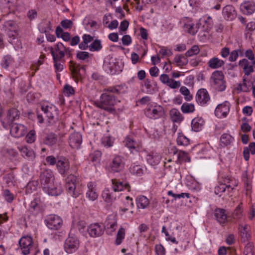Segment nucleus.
Returning a JSON list of instances; mask_svg holds the SVG:
<instances>
[{
	"label": "nucleus",
	"mask_w": 255,
	"mask_h": 255,
	"mask_svg": "<svg viewBox=\"0 0 255 255\" xmlns=\"http://www.w3.org/2000/svg\"><path fill=\"white\" fill-rule=\"evenodd\" d=\"M38 183L37 181H32L28 183L26 186V193H31L33 191L36 190L38 186Z\"/></svg>",
	"instance_id": "obj_56"
},
{
	"label": "nucleus",
	"mask_w": 255,
	"mask_h": 255,
	"mask_svg": "<svg viewBox=\"0 0 255 255\" xmlns=\"http://www.w3.org/2000/svg\"><path fill=\"white\" fill-rule=\"evenodd\" d=\"M239 230L242 242H246L250 240L251 236L249 226L247 224H240Z\"/></svg>",
	"instance_id": "obj_31"
},
{
	"label": "nucleus",
	"mask_w": 255,
	"mask_h": 255,
	"mask_svg": "<svg viewBox=\"0 0 255 255\" xmlns=\"http://www.w3.org/2000/svg\"><path fill=\"white\" fill-rule=\"evenodd\" d=\"M57 141V135L54 133L48 134L44 140V144L48 146H52L55 144Z\"/></svg>",
	"instance_id": "obj_43"
},
{
	"label": "nucleus",
	"mask_w": 255,
	"mask_h": 255,
	"mask_svg": "<svg viewBox=\"0 0 255 255\" xmlns=\"http://www.w3.org/2000/svg\"><path fill=\"white\" fill-rule=\"evenodd\" d=\"M200 52V49L198 45H193L189 50L185 53V55L188 57H191L195 55L198 54Z\"/></svg>",
	"instance_id": "obj_64"
},
{
	"label": "nucleus",
	"mask_w": 255,
	"mask_h": 255,
	"mask_svg": "<svg viewBox=\"0 0 255 255\" xmlns=\"http://www.w3.org/2000/svg\"><path fill=\"white\" fill-rule=\"evenodd\" d=\"M19 244L22 253L24 255H27L33 246L32 239L30 236H23L19 240Z\"/></svg>",
	"instance_id": "obj_16"
},
{
	"label": "nucleus",
	"mask_w": 255,
	"mask_h": 255,
	"mask_svg": "<svg viewBox=\"0 0 255 255\" xmlns=\"http://www.w3.org/2000/svg\"><path fill=\"white\" fill-rule=\"evenodd\" d=\"M196 100L200 105L205 106L210 100L208 91L205 89L199 90L196 94Z\"/></svg>",
	"instance_id": "obj_24"
},
{
	"label": "nucleus",
	"mask_w": 255,
	"mask_h": 255,
	"mask_svg": "<svg viewBox=\"0 0 255 255\" xmlns=\"http://www.w3.org/2000/svg\"><path fill=\"white\" fill-rule=\"evenodd\" d=\"M56 168L60 174L65 175L70 169V162L69 160L64 157H61L58 158Z\"/></svg>",
	"instance_id": "obj_21"
},
{
	"label": "nucleus",
	"mask_w": 255,
	"mask_h": 255,
	"mask_svg": "<svg viewBox=\"0 0 255 255\" xmlns=\"http://www.w3.org/2000/svg\"><path fill=\"white\" fill-rule=\"evenodd\" d=\"M54 177L51 170L46 169L41 172L40 181L43 191L51 196H58L62 192L61 187L54 185Z\"/></svg>",
	"instance_id": "obj_1"
},
{
	"label": "nucleus",
	"mask_w": 255,
	"mask_h": 255,
	"mask_svg": "<svg viewBox=\"0 0 255 255\" xmlns=\"http://www.w3.org/2000/svg\"><path fill=\"white\" fill-rule=\"evenodd\" d=\"M117 102L112 94L107 92L102 94L99 100L94 102V105L99 108L112 113L115 111L114 106Z\"/></svg>",
	"instance_id": "obj_2"
},
{
	"label": "nucleus",
	"mask_w": 255,
	"mask_h": 255,
	"mask_svg": "<svg viewBox=\"0 0 255 255\" xmlns=\"http://www.w3.org/2000/svg\"><path fill=\"white\" fill-rule=\"evenodd\" d=\"M40 109L45 114L48 123L52 124L55 121V117L57 115V108L53 104L45 102L41 104Z\"/></svg>",
	"instance_id": "obj_9"
},
{
	"label": "nucleus",
	"mask_w": 255,
	"mask_h": 255,
	"mask_svg": "<svg viewBox=\"0 0 255 255\" xmlns=\"http://www.w3.org/2000/svg\"><path fill=\"white\" fill-rule=\"evenodd\" d=\"M208 66L211 69H218L225 64V62L218 57H214L211 58L208 62Z\"/></svg>",
	"instance_id": "obj_33"
},
{
	"label": "nucleus",
	"mask_w": 255,
	"mask_h": 255,
	"mask_svg": "<svg viewBox=\"0 0 255 255\" xmlns=\"http://www.w3.org/2000/svg\"><path fill=\"white\" fill-rule=\"evenodd\" d=\"M241 53H242V50L240 49L232 51L230 52V55H229V61H230V62L236 61L237 60V59L239 56V54H241Z\"/></svg>",
	"instance_id": "obj_62"
},
{
	"label": "nucleus",
	"mask_w": 255,
	"mask_h": 255,
	"mask_svg": "<svg viewBox=\"0 0 255 255\" xmlns=\"http://www.w3.org/2000/svg\"><path fill=\"white\" fill-rule=\"evenodd\" d=\"M230 105L229 102H225L219 104L215 110V115L218 118H224L227 117L229 113Z\"/></svg>",
	"instance_id": "obj_20"
},
{
	"label": "nucleus",
	"mask_w": 255,
	"mask_h": 255,
	"mask_svg": "<svg viewBox=\"0 0 255 255\" xmlns=\"http://www.w3.org/2000/svg\"><path fill=\"white\" fill-rule=\"evenodd\" d=\"M124 143L125 146L132 152L134 151H138L140 149V144L136 142L131 136H127L124 140Z\"/></svg>",
	"instance_id": "obj_27"
},
{
	"label": "nucleus",
	"mask_w": 255,
	"mask_h": 255,
	"mask_svg": "<svg viewBox=\"0 0 255 255\" xmlns=\"http://www.w3.org/2000/svg\"><path fill=\"white\" fill-rule=\"evenodd\" d=\"M125 162L123 157L115 155L108 165L109 170L113 173L119 172L124 168Z\"/></svg>",
	"instance_id": "obj_12"
},
{
	"label": "nucleus",
	"mask_w": 255,
	"mask_h": 255,
	"mask_svg": "<svg viewBox=\"0 0 255 255\" xmlns=\"http://www.w3.org/2000/svg\"><path fill=\"white\" fill-rule=\"evenodd\" d=\"M83 23L85 29L89 31H95L98 28L97 22L91 19H85Z\"/></svg>",
	"instance_id": "obj_38"
},
{
	"label": "nucleus",
	"mask_w": 255,
	"mask_h": 255,
	"mask_svg": "<svg viewBox=\"0 0 255 255\" xmlns=\"http://www.w3.org/2000/svg\"><path fill=\"white\" fill-rule=\"evenodd\" d=\"M198 28L197 25L195 26L191 21H189L183 25L184 30L192 35L195 34L197 32Z\"/></svg>",
	"instance_id": "obj_41"
},
{
	"label": "nucleus",
	"mask_w": 255,
	"mask_h": 255,
	"mask_svg": "<svg viewBox=\"0 0 255 255\" xmlns=\"http://www.w3.org/2000/svg\"><path fill=\"white\" fill-rule=\"evenodd\" d=\"M240 11L245 15H251L255 11V1L254 0H245L241 4Z\"/></svg>",
	"instance_id": "obj_19"
},
{
	"label": "nucleus",
	"mask_w": 255,
	"mask_h": 255,
	"mask_svg": "<svg viewBox=\"0 0 255 255\" xmlns=\"http://www.w3.org/2000/svg\"><path fill=\"white\" fill-rule=\"evenodd\" d=\"M218 184L215 187L214 192L216 195L221 196L226 189L232 190L237 186L238 182L235 179L228 176H225L220 174Z\"/></svg>",
	"instance_id": "obj_3"
},
{
	"label": "nucleus",
	"mask_w": 255,
	"mask_h": 255,
	"mask_svg": "<svg viewBox=\"0 0 255 255\" xmlns=\"http://www.w3.org/2000/svg\"><path fill=\"white\" fill-rule=\"evenodd\" d=\"M72 49L65 47L61 42H58L50 48L53 58L62 59L63 61H65V58H70L72 57Z\"/></svg>",
	"instance_id": "obj_4"
},
{
	"label": "nucleus",
	"mask_w": 255,
	"mask_h": 255,
	"mask_svg": "<svg viewBox=\"0 0 255 255\" xmlns=\"http://www.w3.org/2000/svg\"><path fill=\"white\" fill-rule=\"evenodd\" d=\"M210 83L216 90L223 92L226 88V82L223 73L221 71H215L210 78Z\"/></svg>",
	"instance_id": "obj_6"
},
{
	"label": "nucleus",
	"mask_w": 255,
	"mask_h": 255,
	"mask_svg": "<svg viewBox=\"0 0 255 255\" xmlns=\"http://www.w3.org/2000/svg\"><path fill=\"white\" fill-rule=\"evenodd\" d=\"M242 180L244 183L245 187L247 191H250L252 188V178L245 171L242 173Z\"/></svg>",
	"instance_id": "obj_44"
},
{
	"label": "nucleus",
	"mask_w": 255,
	"mask_h": 255,
	"mask_svg": "<svg viewBox=\"0 0 255 255\" xmlns=\"http://www.w3.org/2000/svg\"><path fill=\"white\" fill-rule=\"evenodd\" d=\"M145 116L151 119H158L164 114V108L155 103H151L147 105L144 111Z\"/></svg>",
	"instance_id": "obj_7"
},
{
	"label": "nucleus",
	"mask_w": 255,
	"mask_h": 255,
	"mask_svg": "<svg viewBox=\"0 0 255 255\" xmlns=\"http://www.w3.org/2000/svg\"><path fill=\"white\" fill-rule=\"evenodd\" d=\"M204 124V121L202 118L197 117L193 119L191 122L192 129L199 131L202 129Z\"/></svg>",
	"instance_id": "obj_36"
},
{
	"label": "nucleus",
	"mask_w": 255,
	"mask_h": 255,
	"mask_svg": "<svg viewBox=\"0 0 255 255\" xmlns=\"http://www.w3.org/2000/svg\"><path fill=\"white\" fill-rule=\"evenodd\" d=\"M27 128L20 124L13 123L11 124L10 133L15 138H20L23 136L27 133Z\"/></svg>",
	"instance_id": "obj_17"
},
{
	"label": "nucleus",
	"mask_w": 255,
	"mask_h": 255,
	"mask_svg": "<svg viewBox=\"0 0 255 255\" xmlns=\"http://www.w3.org/2000/svg\"><path fill=\"white\" fill-rule=\"evenodd\" d=\"M17 148L23 158L29 161L34 160L36 154L34 151L31 147L25 145H20Z\"/></svg>",
	"instance_id": "obj_15"
},
{
	"label": "nucleus",
	"mask_w": 255,
	"mask_h": 255,
	"mask_svg": "<svg viewBox=\"0 0 255 255\" xmlns=\"http://www.w3.org/2000/svg\"><path fill=\"white\" fill-rule=\"evenodd\" d=\"M250 86L251 83L250 82H247L244 80L242 84H240L238 86L237 89L240 91L246 92L250 90Z\"/></svg>",
	"instance_id": "obj_63"
},
{
	"label": "nucleus",
	"mask_w": 255,
	"mask_h": 255,
	"mask_svg": "<svg viewBox=\"0 0 255 255\" xmlns=\"http://www.w3.org/2000/svg\"><path fill=\"white\" fill-rule=\"evenodd\" d=\"M69 66L73 78L77 82L82 79V75L85 72V68L72 61H70Z\"/></svg>",
	"instance_id": "obj_13"
},
{
	"label": "nucleus",
	"mask_w": 255,
	"mask_h": 255,
	"mask_svg": "<svg viewBox=\"0 0 255 255\" xmlns=\"http://www.w3.org/2000/svg\"><path fill=\"white\" fill-rule=\"evenodd\" d=\"M144 168V167L141 165L132 164L129 167V171L132 174L141 176L143 174Z\"/></svg>",
	"instance_id": "obj_42"
},
{
	"label": "nucleus",
	"mask_w": 255,
	"mask_h": 255,
	"mask_svg": "<svg viewBox=\"0 0 255 255\" xmlns=\"http://www.w3.org/2000/svg\"><path fill=\"white\" fill-rule=\"evenodd\" d=\"M222 13L224 18L229 20L235 19L237 15L235 7L231 5L225 6L223 9Z\"/></svg>",
	"instance_id": "obj_29"
},
{
	"label": "nucleus",
	"mask_w": 255,
	"mask_h": 255,
	"mask_svg": "<svg viewBox=\"0 0 255 255\" xmlns=\"http://www.w3.org/2000/svg\"><path fill=\"white\" fill-rule=\"evenodd\" d=\"M2 29L8 36V41L12 44H16V40L18 42L17 38L18 26L16 22L12 20H8L4 22L2 25Z\"/></svg>",
	"instance_id": "obj_5"
},
{
	"label": "nucleus",
	"mask_w": 255,
	"mask_h": 255,
	"mask_svg": "<svg viewBox=\"0 0 255 255\" xmlns=\"http://www.w3.org/2000/svg\"><path fill=\"white\" fill-rule=\"evenodd\" d=\"M117 221L113 217H109L106 221V226L112 231H115L117 227Z\"/></svg>",
	"instance_id": "obj_60"
},
{
	"label": "nucleus",
	"mask_w": 255,
	"mask_h": 255,
	"mask_svg": "<svg viewBox=\"0 0 255 255\" xmlns=\"http://www.w3.org/2000/svg\"><path fill=\"white\" fill-rule=\"evenodd\" d=\"M190 159L188 154L183 151L177 152V159L176 162L178 164H181L182 162H190Z\"/></svg>",
	"instance_id": "obj_49"
},
{
	"label": "nucleus",
	"mask_w": 255,
	"mask_h": 255,
	"mask_svg": "<svg viewBox=\"0 0 255 255\" xmlns=\"http://www.w3.org/2000/svg\"><path fill=\"white\" fill-rule=\"evenodd\" d=\"M160 155L155 152L148 153L146 156V160L151 165H156L158 164L160 162Z\"/></svg>",
	"instance_id": "obj_32"
},
{
	"label": "nucleus",
	"mask_w": 255,
	"mask_h": 255,
	"mask_svg": "<svg viewBox=\"0 0 255 255\" xmlns=\"http://www.w3.org/2000/svg\"><path fill=\"white\" fill-rule=\"evenodd\" d=\"M66 189L68 194L74 198L78 197L81 194V190L77 182V178L72 174L66 179Z\"/></svg>",
	"instance_id": "obj_8"
},
{
	"label": "nucleus",
	"mask_w": 255,
	"mask_h": 255,
	"mask_svg": "<svg viewBox=\"0 0 255 255\" xmlns=\"http://www.w3.org/2000/svg\"><path fill=\"white\" fill-rule=\"evenodd\" d=\"M104 68L108 73L111 74H114L116 72L115 64L113 60H112V61L111 60H105L104 63Z\"/></svg>",
	"instance_id": "obj_47"
},
{
	"label": "nucleus",
	"mask_w": 255,
	"mask_h": 255,
	"mask_svg": "<svg viewBox=\"0 0 255 255\" xmlns=\"http://www.w3.org/2000/svg\"><path fill=\"white\" fill-rule=\"evenodd\" d=\"M255 62L251 61L246 58L240 60L238 65L242 68L246 75H249L254 72V65Z\"/></svg>",
	"instance_id": "obj_22"
},
{
	"label": "nucleus",
	"mask_w": 255,
	"mask_h": 255,
	"mask_svg": "<svg viewBox=\"0 0 255 255\" xmlns=\"http://www.w3.org/2000/svg\"><path fill=\"white\" fill-rule=\"evenodd\" d=\"M171 120L174 123H180L183 120V117L180 112L176 109H172L170 111Z\"/></svg>",
	"instance_id": "obj_40"
},
{
	"label": "nucleus",
	"mask_w": 255,
	"mask_h": 255,
	"mask_svg": "<svg viewBox=\"0 0 255 255\" xmlns=\"http://www.w3.org/2000/svg\"><path fill=\"white\" fill-rule=\"evenodd\" d=\"M234 139V137L231 135L226 133L221 135L220 141L223 146H227L230 144Z\"/></svg>",
	"instance_id": "obj_52"
},
{
	"label": "nucleus",
	"mask_w": 255,
	"mask_h": 255,
	"mask_svg": "<svg viewBox=\"0 0 255 255\" xmlns=\"http://www.w3.org/2000/svg\"><path fill=\"white\" fill-rule=\"evenodd\" d=\"M127 87L125 84L116 85L114 87H110L105 89L107 92L110 93L122 94L127 91Z\"/></svg>",
	"instance_id": "obj_35"
},
{
	"label": "nucleus",
	"mask_w": 255,
	"mask_h": 255,
	"mask_svg": "<svg viewBox=\"0 0 255 255\" xmlns=\"http://www.w3.org/2000/svg\"><path fill=\"white\" fill-rule=\"evenodd\" d=\"M102 199L108 203H111L116 199V196L108 188H105L101 195Z\"/></svg>",
	"instance_id": "obj_34"
},
{
	"label": "nucleus",
	"mask_w": 255,
	"mask_h": 255,
	"mask_svg": "<svg viewBox=\"0 0 255 255\" xmlns=\"http://www.w3.org/2000/svg\"><path fill=\"white\" fill-rule=\"evenodd\" d=\"M42 211L41 201L39 198H35L29 205V213L33 216H37Z\"/></svg>",
	"instance_id": "obj_25"
},
{
	"label": "nucleus",
	"mask_w": 255,
	"mask_h": 255,
	"mask_svg": "<svg viewBox=\"0 0 255 255\" xmlns=\"http://www.w3.org/2000/svg\"><path fill=\"white\" fill-rule=\"evenodd\" d=\"M199 24L206 29L210 28L213 24L212 18L210 16H204L199 20Z\"/></svg>",
	"instance_id": "obj_45"
},
{
	"label": "nucleus",
	"mask_w": 255,
	"mask_h": 255,
	"mask_svg": "<svg viewBox=\"0 0 255 255\" xmlns=\"http://www.w3.org/2000/svg\"><path fill=\"white\" fill-rule=\"evenodd\" d=\"M2 194L4 200L8 203H11L14 200L13 194L8 189L3 190Z\"/></svg>",
	"instance_id": "obj_61"
},
{
	"label": "nucleus",
	"mask_w": 255,
	"mask_h": 255,
	"mask_svg": "<svg viewBox=\"0 0 255 255\" xmlns=\"http://www.w3.org/2000/svg\"><path fill=\"white\" fill-rule=\"evenodd\" d=\"M114 140L115 138L113 137L105 135L102 138L101 143L103 146L108 148L113 145Z\"/></svg>",
	"instance_id": "obj_50"
},
{
	"label": "nucleus",
	"mask_w": 255,
	"mask_h": 255,
	"mask_svg": "<svg viewBox=\"0 0 255 255\" xmlns=\"http://www.w3.org/2000/svg\"><path fill=\"white\" fill-rule=\"evenodd\" d=\"M174 62L178 66H184L187 63L186 59L182 55H176L174 58Z\"/></svg>",
	"instance_id": "obj_57"
},
{
	"label": "nucleus",
	"mask_w": 255,
	"mask_h": 255,
	"mask_svg": "<svg viewBox=\"0 0 255 255\" xmlns=\"http://www.w3.org/2000/svg\"><path fill=\"white\" fill-rule=\"evenodd\" d=\"M79 246L80 241L78 238L69 235L64 242V249L67 254H72L78 249Z\"/></svg>",
	"instance_id": "obj_10"
},
{
	"label": "nucleus",
	"mask_w": 255,
	"mask_h": 255,
	"mask_svg": "<svg viewBox=\"0 0 255 255\" xmlns=\"http://www.w3.org/2000/svg\"><path fill=\"white\" fill-rule=\"evenodd\" d=\"M96 186V183L93 182H89L87 184L88 189L86 193V197L91 201H95L98 197Z\"/></svg>",
	"instance_id": "obj_23"
},
{
	"label": "nucleus",
	"mask_w": 255,
	"mask_h": 255,
	"mask_svg": "<svg viewBox=\"0 0 255 255\" xmlns=\"http://www.w3.org/2000/svg\"><path fill=\"white\" fill-rule=\"evenodd\" d=\"M112 187L115 192H119L124 190L130 191V186L128 183L121 181L116 179H112Z\"/></svg>",
	"instance_id": "obj_28"
},
{
	"label": "nucleus",
	"mask_w": 255,
	"mask_h": 255,
	"mask_svg": "<svg viewBox=\"0 0 255 255\" xmlns=\"http://www.w3.org/2000/svg\"><path fill=\"white\" fill-rule=\"evenodd\" d=\"M44 223L49 229L57 230L62 227L63 221L58 215L52 214L46 217Z\"/></svg>",
	"instance_id": "obj_11"
},
{
	"label": "nucleus",
	"mask_w": 255,
	"mask_h": 255,
	"mask_svg": "<svg viewBox=\"0 0 255 255\" xmlns=\"http://www.w3.org/2000/svg\"><path fill=\"white\" fill-rule=\"evenodd\" d=\"M3 179L8 186H14L16 183V179L12 173L6 174L3 176Z\"/></svg>",
	"instance_id": "obj_48"
},
{
	"label": "nucleus",
	"mask_w": 255,
	"mask_h": 255,
	"mask_svg": "<svg viewBox=\"0 0 255 255\" xmlns=\"http://www.w3.org/2000/svg\"><path fill=\"white\" fill-rule=\"evenodd\" d=\"M19 118V111L14 108L10 109L7 112V115L2 121L4 128H6L8 126L13 124V122Z\"/></svg>",
	"instance_id": "obj_14"
},
{
	"label": "nucleus",
	"mask_w": 255,
	"mask_h": 255,
	"mask_svg": "<svg viewBox=\"0 0 255 255\" xmlns=\"http://www.w3.org/2000/svg\"><path fill=\"white\" fill-rule=\"evenodd\" d=\"M104 231V227L100 223L92 224L87 228V232L89 236L92 238L101 236L103 234Z\"/></svg>",
	"instance_id": "obj_18"
},
{
	"label": "nucleus",
	"mask_w": 255,
	"mask_h": 255,
	"mask_svg": "<svg viewBox=\"0 0 255 255\" xmlns=\"http://www.w3.org/2000/svg\"><path fill=\"white\" fill-rule=\"evenodd\" d=\"M53 59L55 72L58 73L62 71L63 69V64L65 61H63L62 59H57L55 58H53Z\"/></svg>",
	"instance_id": "obj_58"
},
{
	"label": "nucleus",
	"mask_w": 255,
	"mask_h": 255,
	"mask_svg": "<svg viewBox=\"0 0 255 255\" xmlns=\"http://www.w3.org/2000/svg\"><path fill=\"white\" fill-rule=\"evenodd\" d=\"M55 33L58 37L62 38L65 41H69L70 40V33L67 32H64L62 28L59 26L56 28Z\"/></svg>",
	"instance_id": "obj_46"
},
{
	"label": "nucleus",
	"mask_w": 255,
	"mask_h": 255,
	"mask_svg": "<svg viewBox=\"0 0 255 255\" xmlns=\"http://www.w3.org/2000/svg\"><path fill=\"white\" fill-rule=\"evenodd\" d=\"M177 143L178 145L187 146L189 143V139L182 133H179L177 138Z\"/></svg>",
	"instance_id": "obj_54"
},
{
	"label": "nucleus",
	"mask_w": 255,
	"mask_h": 255,
	"mask_svg": "<svg viewBox=\"0 0 255 255\" xmlns=\"http://www.w3.org/2000/svg\"><path fill=\"white\" fill-rule=\"evenodd\" d=\"M181 110L183 113H191L195 111V106L193 104L186 103L181 106Z\"/></svg>",
	"instance_id": "obj_55"
},
{
	"label": "nucleus",
	"mask_w": 255,
	"mask_h": 255,
	"mask_svg": "<svg viewBox=\"0 0 255 255\" xmlns=\"http://www.w3.org/2000/svg\"><path fill=\"white\" fill-rule=\"evenodd\" d=\"M38 29L41 33H44L51 30L50 22L48 20H44L39 23Z\"/></svg>",
	"instance_id": "obj_51"
},
{
	"label": "nucleus",
	"mask_w": 255,
	"mask_h": 255,
	"mask_svg": "<svg viewBox=\"0 0 255 255\" xmlns=\"http://www.w3.org/2000/svg\"><path fill=\"white\" fill-rule=\"evenodd\" d=\"M214 216L217 221L222 226H224L228 222L227 215L224 209H217L215 210Z\"/></svg>",
	"instance_id": "obj_30"
},
{
	"label": "nucleus",
	"mask_w": 255,
	"mask_h": 255,
	"mask_svg": "<svg viewBox=\"0 0 255 255\" xmlns=\"http://www.w3.org/2000/svg\"><path fill=\"white\" fill-rule=\"evenodd\" d=\"M102 48L101 41L99 39L95 40L89 45V50L92 52L99 51Z\"/></svg>",
	"instance_id": "obj_53"
},
{
	"label": "nucleus",
	"mask_w": 255,
	"mask_h": 255,
	"mask_svg": "<svg viewBox=\"0 0 255 255\" xmlns=\"http://www.w3.org/2000/svg\"><path fill=\"white\" fill-rule=\"evenodd\" d=\"M137 207L139 209H144L147 208L149 204L148 199L144 196H139L136 199Z\"/></svg>",
	"instance_id": "obj_39"
},
{
	"label": "nucleus",
	"mask_w": 255,
	"mask_h": 255,
	"mask_svg": "<svg viewBox=\"0 0 255 255\" xmlns=\"http://www.w3.org/2000/svg\"><path fill=\"white\" fill-rule=\"evenodd\" d=\"M63 93L65 96L70 97L75 94V90L72 86L66 84L63 87Z\"/></svg>",
	"instance_id": "obj_59"
},
{
	"label": "nucleus",
	"mask_w": 255,
	"mask_h": 255,
	"mask_svg": "<svg viewBox=\"0 0 255 255\" xmlns=\"http://www.w3.org/2000/svg\"><path fill=\"white\" fill-rule=\"evenodd\" d=\"M82 141V135L79 132H74L69 138L70 146L73 148H79Z\"/></svg>",
	"instance_id": "obj_26"
},
{
	"label": "nucleus",
	"mask_w": 255,
	"mask_h": 255,
	"mask_svg": "<svg viewBox=\"0 0 255 255\" xmlns=\"http://www.w3.org/2000/svg\"><path fill=\"white\" fill-rule=\"evenodd\" d=\"M244 208L243 207L242 203H240V204L236 208L232 216V218L234 220L239 221L241 220L244 216Z\"/></svg>",
	"instance_id": "obj_37"
}]
</instances>
